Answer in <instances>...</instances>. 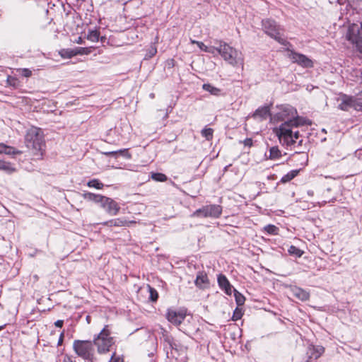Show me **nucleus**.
Segmentation results:
<instances>
[{
	"mask_svg": "<svg viewBox=\"0 0 362 362\" xmlns=\"http://www.w3.org/2000/svg\"><path fill=\"white\" fill-rule=\"evenodd\" d=\"M298 172L299 171L298 170L290 171L286 175H285L282 177V178L281 180V182L286 183V182L291 181L298 174Z\"/></svg>",
	"mask_w": 362,
	"mask_h": 362,
	"instance_id": "obj_22",
	"label": "nucleus"
},
{
	"mask_svg": "<svg viewBox=\"0 0 362 362\" xmlns=\"http://www.w3.org/2000/svg\"><path fill=\"white\" fill-rule=\"evenodd\" d=\"M146 288V291L149 293L150 300L151 301H156L158 299V292L156 291V290L155 288H152L149 285H147Z\"/></svg>",
	"mask_w": 362,
	"mask_h": 362,
	"instance_id": "obj_25",
	"label": "nucleus"
},
{
	"mask_svg": "<svg viewBox=\"0 0 362 362\" xmlns=\"http://www.w3.org/2000/svg\"><path fill=\"white\" fill-rule=\"evenodd\" d=\"M186 314L184 311H175L173 310H168L167 313V319L171 323L179 325L185 318Z\"/></svg>",
	"mask_w": 362,
	"mask_h": 362,
	"instance_id": "obj_12",
	"label": "nucleus"
},
{
	"mask_svg": "<svg viewBox=\"0 0 362 362\" xmlns=\"http://www.w3.org/2000/svg\"><path fill=\"white\" fill-rule=\"evenodd\" d=\"M104 154L106 156H116L117 154H119V155H122L128 158H129L131 157L130 154L128 153L127 149H121V150L116 151L105 152V153H104Z\"/></svg>",
	"mask_w": 362,
	"mask_h": 362,
	"instance_id": "obj_24",
	"label": "nucleus"
},
{
	"mask_svg": "<svg viewBox=\"0 0 362 362\" xmlns=\"http://www.w3.org/2000/svg\"><path fill=\"white\" fill-rule=\"evenodd\" d=\"M101 207H103L107 214L112 216H116L119 211V204L112 199L105 197Z\"/></svg>",
	"mask_w": 362,
	"mask_h": 362,
	"instance_id": "obj_11",
	"label": "nucleus"
},
{
	"mask_svg": "<svg viewBox=\"0 0 362 362\" xmlns=\"http://www.w3.org/2000/svg\"><path fill=\"white\" fill-rule=\"evenodd\" d=\"M276 109L272 119L274 122H284L276 131V134L280 142L291 144L293 141L291 128L301 124V121L297 117L296 110L289 105L277 106Z\"/></svg>",
	"mask_w": 362,
	"mask_h": 362,
	"instance_id": "obj_1",
	"label": "nucleus"
},
{
	"mask_svg": "<svg viewBox=\"0 0 362 362\" xmlns=\"http://www.w3.org/2000/svg\"><path fill=\"white\" fill-rule=\"evenodd\" d=\"M119 356H116L115 354H113L109 362H119Z\"/></svg>",
	"mask_w": 362,
	"mask_h": 362,
	"instance_id": "obj_43",
	"label": "nucleus"
},
{
	"mask_svg": "<svg viewBox=\"0 0 362 362\" xmlns=\"http://www.w3.org/2000/svg\"><path fill=\"white\" fill-rule=\"evenodd\" d=\"M264 230L271 235H277L279 232V228L274 225H267L264 228Z\"/></svg>",
	"mask_w": 362,
	"mask_h": 362,
	"instance_id": "obj_30",
	"label": "nucleus"
},
{
	"mask_svg": "<svg viewBox=\"0 0 362 362\" xmlns=\"http://www.w3.org/2000/svg\"><path fill=\"white\" fill-rule=\"evenodd\" d=\"M243 316V312H242V310L237 308L234 312H233V317H232V320L233 321H237L238 320H240L241 318V317Z\"/></svg>",
	"mask_w": 362,
	"mask_h": 362,
	"instance_id": "obj_35",
	"label": "nucleus"
},
{
	"mask_svg": "<svg viewBox=\"0 0 362 362\" xmlns=\"http://www.w3.org/2000/svg\"><path fill=\"white\" fill-rule=\"evenodd\" d=\"M73 349L78 357L84 360L94 359L95 349L91 341L74 340Z\"/></svg>",
	"mask_w": 362,
	"mask_h": 362,
	"instance_id": "obj_3",
	"label": "nucleus"
},
{
	"mask_svg": "<svg viewBox=\"0 0 362 362\" xmlns=\"http://www.w3.org/2000/svg\"><path fill=\"white\" fill-rule=\"evenodd\" d=\"M0 153L6 155H17L21 154V151L16 150L15 148L7 146L3 143H0Z\"/></svg>",
	"mask_w": 362,
	"mask_h": 362,
	"instance_id": "obj_17",
	"label": "nucleus"
},
{
	"mask_svg": "<svg viewBox=\"0 0 362 362\" xmlns=\"http://www.w3.org/2000/svg\"><path fill=\"white\" fill-rule=\"evenodd\" d=\"M222 213V207L217 204H211L204 206L203 207L196 210L192 214V217L202 218H218Z\"/></svg>",
	"mask_w": 362,
	"mask_h": 362,
	"instance_id": "obj_6",
	"label": "nucleus"
},
{
	"mask_svg": "<svg viewBox=\"0 0 362 362\" xmlns=\"http://www.w3.org/2000/svg\"><path fill=\"white\" fill-rule=\"evenodd\" d=\"M26 146L36 151L42 149L44 145V136L41 129L32 127L25 135Z\"/></svg>",
	"mask_w": 362,
	"mask_h": 362,
	"instance_id": "obj_4",
	"label": "nucleus"
},
{
	"mask_svg": "<svg viewBox=\"0 0 362 362\" xmlns=\"http://www.w3.org/2000/svg\"><path fill=\"white\" fill-rule=\"evenodd\" d=\"M7 83L10 86H12L13 87H18L19 85L18 80L13 76H8L7 78Z\"/></svg>",
	"mask_w": 362,
	"mask_h": 362,
	"instance_id": "obj_36",
	"label": "nucleus"
},
{
	"mask_svg": "<svg viewBox=\"0 0 362 362\" xmlns=\"http://www.w3.org/2000/svg\"><path fill=\"white\" fill-rule=\"evenodd\" d=\"M234 295L235 298V301L238 305H242L244 304L245 298V297L238 291H237L235 289H234Z\"/></svg>",
	"mask_w": 362,
	"mask_h": 362,
	"instance_id": "obj_32",
	"label": "nucleus"
},
{
	"mask_svg": "<svg viewBox=\"0 0 362 362\" xmlns=\"http://www.w3.org/2000/svg\"><path fill=\"white\" fill-rule=\"evenodd\" d=\"M292 137H293V141L291 144H286V145L289 146V145H292L293 144H294L296 142V139H298V137H299V133L298 132H293L292 131Z\"/></svg>",
	"mask_w": 362,
	"mask_h": 362,
	"instance_id": "obj_39",
	"label": "nucleus"
},
{
	"mask_svg": "<svg viewBox=\"0 0 362 362\" xmlns=\"http://www.w3.org/2000/svg\"><path fill=\"white\" fill-rule=\"evenodd\" d=\"M170 346H171L172 349H173L175 351H178V345L177 344L176 342H173V343L170 344Z\"/></svg>",
	"mask_w": 362,
	"mask_h": 362,
	"instance_id": "obj_45",
	"label": "nucleus"
},
{
	"mask_svg": "<svg viewBox=\"0 0 362 362\" xmlns=\"http://www.w3.org/2000/svg\"><path fill=\"white\" fill-rule=\"evenodd\" d=\"M83 197L89 201H93L95 203H100L101 205L105 197L100 194H95L91 192H86L83 194Z\"/></svg>",
	"mask_w": 362,
	"mask_h": 362,
	"instance_id": "obj_18",
	"label": "nucleus"
},
{
	"mask_svg": "<svg viewBox=\"0 0 362 362\" xmlns=\"http://www.w3.org/2000/svg\"><path fill=\"white\" fill-rule=\"evenodd\" d=\"M218 284L227 295H231L233 287L225 275L221 274L218 276Z\"/></svg>",
	"mask_w": 362,
	"mask_h": 362,
	"instance_id": "obj_14",
	"label": "nucleus"
},
{
	"mask_svg": "<svg viewBox=\"0 0 362 362\" xmlns=\"http://www.w3.org/2000/svg\"><path fill=\"white\" fill-rule=\"evenodd\" d=\"M195 286L199 289L204 290L209 287V279L204 272H199L194 281Z\"/></svg>",
	"mask_w": 362,
	"mask_h": 362,
	"instance_id": "obj_13",
	"label": "nucleus"
},
{
	"mask_svg": "<svg viewBox=\"0 0 362 362\" xmlns=\"http://www.w3.org/2000/svg\"><path fill=\"white\" fill-rule=\"evenodd\" d=\"M339 107L344 111H348L350 108H354L358 111H362V100L354 97L344 95Z\"/></svg>",
	"mask_w": 362,
	"mask_h": 362,
	"instance_id": "obj_9",
	"label": "nucleus"
},
{
	"mask_svg": "<svg viewBox=\"0 0 362 362\" xmlns=\"http://www.w3.org/2000/svg\"><path fill=\"white\" fill-rule=\"evenodd\" d=\"M151 178L158 182H165L167 180V176L163 173H156L151 174Z\"/></svg>",
	"mask_w": 362,
	"mask_h": 362,
	"instance_id": "obj_29",
	"label": "nucleus"
},
{
	"mask_svg": "<svg viewBox=\"0 0 362 362\" xmlns=\"http://www.w3.org/2000/svg\"><path fill=\"white\" fill-rule=\"evenodd\" d=\"M113 343V338L110 337V331L107 325L101 330L95 338H94L93 342V345L98 347V351L99 353L108 351Z\"/></svg>",
	"mask_w": 362,
	"mask_h": 362,
	"instance_id": "obj_5",
	"label": "nucleus"
},
{
	"mask_svg": "<svg viewBox=\"0 0 362 362\" xmlns=\"http://www.w3.org/2000/svg\"><path fill=\"white\" fill-rule=\"evenodd\" d=\"M324 347H319L318 346V357L324 352Z\"/></svg>",
	"mask_w": 362,
	"mask_h": 362,
	"instance_id": "obj_48",
	"label": "nucleus"
},
{
	"mask_svg": "<svg viewBox=\"0 0 362 362\" xmlns=\"http://www.w3.org/2000/svg\"><path fill=\"white\" fill-rule=\"evenodd\" d=\"M218 53L232 66L243 65L244 59L240 52L223 41H218Z\"/></svg>",
	"mask_w": 362,
	"mask_h": 362,
	"instance_id": "obj_2",
	"label": "nucleus"
},
{
	"mask_svg": "<svg viewBox=\"0 0 362 362\" xmlns=\"http://www.w3.org/2000/svg\"><path fill=\"white\" fill-rule=\"evenodd\" d=\"M202 135L206 140L210 141L213 138L214 130L211 128H204L202 130Z\"/></svg>",
	"mask_w": 362,
	"mask_h": 362,
	"instance_id": "obj_28",
	"label": "nucleus"
},
{
	"mask_svg": "<svg viewBox=\"0 0 362 362\" xmlns=\"http://www.w3.org/2000/svg\"><path fill=\"white\" fill-rule=\"evenodd\" d=\"M59 54L63 58H71L72 57L76 56L74 49H62L59 52Z\"/></svg>",
	"mask_w": 362,
	"mask_h": 362,
	"instance_id": "obj_27",
	"label": "nucleus"
},
{
	"mask_svg": "<svg viewBox=\"0 0 362 362\" xmlns=\"http://www.w3.org/2000/svg\"><path fill=\"white\" fill-rule=\"evenodd\" d=\"M262 26L264 32L271 37L276 40L281 45H286V40L283 38L279 33V28L274 21L266 19L262 21Z\"/></svg>",
	"mask_w": 362,
	"mask_h": 362,
	"instance_id": "obj_7",
	"label": "nucleus"
},
{
	"mask_svg": "<svg viewBox=\"0 0 362 362\" xmlns=\"http://www.w3.org/2000/svg\"><path fill=\"white\" fill-rule=\"evenodd\" d=\"M133 223H135V221H127L122 218H116L105 222L104 225L107 226L109 227H123L129 226V225Z\"/></svg>",
	"mask_w": 362,
	"mask_h": 362,
	"instance_id": "obj_15",
	"label": "nucleus"
},
{
	"mask_svg": "<svg viewBox=\"0 0 362 362\" xmlns=\"http://www.w3.org/2000/svg\"><path fill=\"white\" fill-rule=\"evenodd\" d=\"M203 89L206 91L209 92L211 94L214 95H218L220 94L221 90L216 87L211 86V84H204Z\"/></svg>",
	"mask_w": 362,
	"mask_h": 362,
	"instance_id": "obj_23",
	"label": "nucleus"
},
{
	"mask_svg": "<svg viewBox=\"0 0 362 362\" xmlns=\"http://www.w3.org/2000/svg\"><path fill=\"white\" fill-rule=\"evenodd\" d=\"M283 154L281 151L279 150L278 146H272L269 148V155L267 157L270 160H278L282 157Z\"/></svg>",
	"mask_w": 362,
	"mask_h": 362,
	"instance_id": "obj_19",
	"label": "nucleus"
},
{
	"mask_svg": "<svg viewBox=\"0 0 362 362\" xmlns=\"http://www.w3.org/2000/svg\"><path fill=\"white\" fill-rule=\"evenodd\" d=\"M22 75L25 77H30L32 75V71L28 69H21Z\"/></svg>",
	"mask_w": 362,
	"mask_h": 362,
	"instance_id": "obj_38",
	"label": "nucleus"
},
{
	"mask_svg": "<svg viewBox=\"0 0 362 362\" xmlns=\"http://www.w3.org/2000/svg\"><path fill=\"white\" fill-rule=\"evenodd\" d=\"M64 339V332L61 333L59 341H58V345H61L63 342Z\"/></svg>",
	"mask_w": 362,
	"mask_h": 362,
	"instance_id": "obj_47",
	"label": "nucleus"
},
{
	"mask_svg": "<svg viewBox=\"0 0 362 362\" xmlns=\"http://www.w3.org/2000/svg\"><path fill=\"white\" fill-rule=\"evenodd\" d=\"M75 50V55L78 54H88L90 51L88 48L86 47H76L74 49Z\"/></svg>",
	"mask_w": 362,
	"mask_h": 362,
	"instance_id": "obj_34",
	"label": "nucleus"
},
{
	"mask_svg": "<svg viewBox=\"0 0 362 362\" xmlns=\"http://www.w3.org/2000/svg\"><path fill=\"white\" fill-rule=\"evenodd\" d=\"M191 42L192 44H196L197 46L204 52H206V50H208V47L205 45L202 42L197 41L194 40H191Z\"/></svg>",
	"mask_w": 362,
	"mask_h": 362,
	"instance_id": "obj_37",
	"label": "nucleus"
},
{
	"mask_svg": "<svg viewBox=\"0 0 362 362\" xmlns=\"http://www.w3.org/2000/svg\"><path fill=\"white\" fill-rule=\"evenodd\" d=\"M0 170H3L6 173L11 174L16 172V169L11 163L0 160Z\"/></svg>",
	"mask_w": 362,
	"mask_h": 362,
	"instance_id": "obj_20",
	"label": "nucleus"
},
{
	"mask_svg": "<svg viewBox=\"0 0 362 362\" xmlns=\"http://www.w3.org/2000/svg\"><path fill=\"white\" fill-rule=\"evenodd\" d=\"M293 292V295L301 300H305L309 297V294L300 288H296Z\"/></svg>",
	"mask_w": 362,
	"mask_h": 362,
	"instance_id": "obj_21",
	"label": "nucleus"
},
{
	"mask_svg": "<svg viewBox=\"0 0 362 362\" xmlns=\"http://www.w3.org/2000/svg\"><path fill=\"white\" fill-rule=\"evenodd\" d=\"M322 132L326 133V130L325 129H322Z\"/></svg>",
	"mask_w": 362,
	"mask_h": 362,
	"instance_id": "obj_52",
	"label": "nucleus"
},
{
	"mask_svg": "<svg viewBox=\"0 0 362 362\" xmlns=\"http://www.w3.org/2000/svg\"><path fill=\"white\" fill-rule=\"evenodd\" d=\"M218 47H216L214 46L208 47V50H206V52L211 53L214 54L216 52H218Z\"/></svg>",
	"mask_w": 362,
	"mask_h": 362,
	"instance_id": "obj_41",
	"label": "nucleus"
},
{
	"mask_svg": "<svg viewBox=\"0 0 362 362\" xmlns=\"http://www.w3.org/2000/svg\"><path fill=\"white\" fill-rule=\"evenodd\" d=\"M88 362H93V359H91V360H87Z\"/></svg>",
	"mask_w": 362,
	"mask_h": 362,
	"instance_id": "obj_51",
	"label": "nucleus"
},
{
	"mask_svg": "<svg viewBox=\"0 0 362 362\" xmlns=\"http://www.w3.org/2000/svg\"><path fill=\"white\" fill-rule=\"evenodd\" d=\"M63 324H64V321L62 320H57L55 322H54V325L57 327H62L63 326Z\"/></svg>",
	"mask_w": 362,
	"mask_h": 362,
	"instance_id": "obj_44",
	"label": "nucleus"
},
{
	"mask_svg": "<svg viewBox=\"0 0 362 362\" xmlns=\"http://www.w3.org/2000/svg\"><path fill=\"white\" fill-rule=\"evenodd\" d=\"M156 52H157L156 48L155 47H152L150 49L148 53L147 54V56H148V57L151 58L156 54Z\"/></svg>",
	"mask_w": 362,
	"mask_h": 362,
	"instance_id": "obj_40",
	"label": "nucleus"
},
{
	"mask_svg": "<svg viewBox=\"0 0 362 362\" xmlns=\"http://www.w3.org/2000/svg\"><path fill=\"white\" fill-rule=\"evenodd\" d=\"M346 38L355 44L358 50L362 53V23L360 29L357 25L350 27L346 34Z\"/></svg>",
	"mask_w": 362,
	"mask_h": 362,
	"instance_id": "obj_8",
	"label": "nucleus"
},
{
	"mask_svg": "<svg viewBox=\"0 0 362 362\" xmlns=\"http://www.w3.org/2000/svg\"><path fill=\"white\" fill-rule=\"evenodd\" d=\"M1 329V327H0V329Z\"/></svg>",
	"mask_w": 362,
	"mask_h": 362,
	"instance_id": "obj_53",
	"label": "nucleus"
},
{
	"mask_svg": "<svg viewBox=\"0 0 362 362\" xmlns=\"http://www.w3.org/2000/svg\"><path fill=\"white\" fill-rule=\"evenodd\" d=\"M76 42L78 44H82L83 43V40H82L81 37H78V40H76Z\"/></svg>",
	"mask_w": 362,
	"mask_h": 362,
	"instance_id": "obj_49",
	"label": "nucleus"
},
{
	"mask_svg": "<svg viewBox=\"0 0 362 362\" xmlns=\"http://www.w3.org/2000/svg\"><path fill=\"white\" fill-rule=\"evenodd\" d=\"M180 350H181L182 351L185 352V351H186V350H187V347H186V346H182L180 347Z\"/></svg>",
	"mask_w": 362,
	"mask_h": 362,
	"instance_id": "obj_50",
	"label": "nucleus"
},
{
	"mask_svg": "<svg viewBox=\"0 0 362 362\" xmlns=\"http://www.w3.org/2000/svg\"><path fill=\"white\" fill-rule=\"evenodd\" d=\"M87 185L90 187H95L98 189H102L104 186L103 183L100 182L98 180L96 179L90 180Z\"/></svg>",
	"mask_w": 362,
	"mask_h": 362,
	"instance_id": "obj_31",
	"label": "nucleus"
},
{
	"mask_svg": "<svg viewBox=\"0 0 362 362\" xmlns=\"http://www.w3.org/2000/svg\"><path fill=\"white\" fill-rule=\"evenodd\" d=\"M62 362H76L72 359V358L69 355H65L63 358Z\"/></svg>",
	"mask_w": 362,
	"mask_h": 362,
	"instance_id": "obj_42",
	"label": "nucleus"
},
{
	"mask_svg": "<svg viewBox=\"0 0 362 362\" xmlns=\"http://www.w3.org/2000/svg\"><path fill=\"white\" fill-rule=\"evenodd\" d=\"M288 57L294 63H297L303 67H310L313 62L307 57L303 54L290 51L288 53Z\"/></svg>",
	"mask_w": 362,
	"mask_h": 362,
	"instance_id": "obj_10",
	"label": "nucleus"
},
{
	"mask_svg": "<svg viewBox=\"0 0 362 362\" xmlns=\"http://www.w3.org/2000/svg\"><path fill=\"white\" fill-rule=\"evenodd\" d=\"M100 37V33L97 30H90L87 35L88 40L91 42H98Z\"/></svg>",
	"mask_w": 362,
	"mask_h": 362,
	"instance_id": "obj_26",
	"label": "nucleus"
},
{
	"mask_svg": "<svg viewBox=\"0 0 362 362\" xmlns=\"http://www.w3.org/2000/svg\"><path fill=\"white\" fill-rule=\"evenodd\" d=\"M288 252L290 255H295L296 257H301L303 255V251L296 247V246L291 245L288 249Z\"/></svg>",
	"mask_w": 362,
	"mask_h": 362,
	"instance_id": "obj_33",
	"label": "nucleus"
},
{
	"mask_svg": "<svg viewBox=\"0 0 362 362\" xmlns=\"http://www.w3.org/2000/svg\"><path fill=\"white\" fill-rule=\"evenodd\" d=\"M269 109L267 106H264L258 108L253 114L252 117L255 119H259L260 120L266 119L269 116Z\"/></svg>",
	"mask_w": 362,
	"mask_h": 362,
	"instance_id": "obj_16",
	"label": "nucleus"
},
{
	"mask_svg": "<svg viewBox=\"0 0 362 362\" xmlns=\"http://www.w3.org/2000/svg\"><path fill=\"white\" fill-rule=\"evenodd\" d=\"M244 144L245 146H251L252 144V139H247L245 140Z\"/></svg>",
	"mask_w": 362,
	"mask_h": 362,
	"instance_id": "obj_46",
	"label": "nucleus"
}]
</instances>
